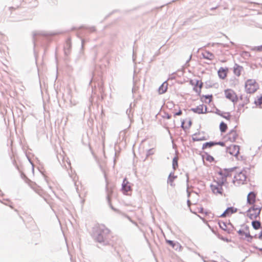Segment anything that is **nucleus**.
<instances>
[{"instance_id":"c85d7f7f","label":"nucleus","mask_w":262,"mask_h":262,"mask_svg":"<svg viewBox=\"0 0 262 262\" xmlns=\"http://www.w3.org/2000/svg\"><path fill=\"white\" fill-rule=\"evenodd\" d=\"M242 67H238L237 68L234 69V73L237 76H239L241 75V69Z\"/></svg>"},{"instance_id":"6e6552de","label":"nucleus","mask_w":262,"mask_h":262,"mask_svg":"<svg viewBox=\"0 0 262 262\" xmlns=\"http://www.w3.org/2000/svg\"><path fill=\"white\" fill-rule=\"evenodd\" d=\"M225 95L226 98L232 102L237 101L238 100L236 93L232 89H227L225 91Z\"/></svg>"},{"instance_id":"6ab92c4d","label":"nucleus","mask_w":262,"mask_h":262,"mask_svg":"<svg viewBox=\"0 0 262 262\" xmlns=\"http://www.w3.org/2000/svg\"><path fill=\"white\" fill-rule=\"evenodd\" d=\"M168 88V83L166 82H164L162 83V84L159 87L158 90V92L160 94H163L165 93L167 90Z\"/></svg>"},{"instance_id":"aec40b11","label":"nucleus","mask_w":262,"mask_h":262,"mask_svg":"<svg viewBox=\"0 0 262 262\" xmlns=\"http://www.w3.org/2000/svg\"><path fill=\"white\" fill-rule=\"evenodd\" d=\"M206 139L204 136H200V134H194L192 135V140L193 141H200L205 140Z\"/></svg>"},{"instance_id":"a211bd4d","label":"nucleus","mask_w":262,"mask_h":262,"mask_svg":"<svg viewBox=\"0 0 262 262\" xmlns=\"http://www.w3.org/2000/svg\"><path fill=\"white\" fill-rule=\"evenodd\" d=\"M202 55L203 58L210 60H213L214 58V54L207 50H204L202 53Z\"/></svg>"},{"instance_id":"39448f33","label":"nucleus","mask_w":262,"mask_h":262,"mask_svg":"<svg viewBox=\"0 0 262 262\" xmlns=\"http://www.w3.org/2000/svg\"><path fill=\"white\" fill-rule=\"evenodd\" d=\"M96 232L98 234L96 237V240L100 243L104 242V239L106 238L107 235L110 233V230L103 226H99L97 228Z\"/></svg>"},{"instance_id":"1a4fd4ad","label":"nucleus","mask_w":262,"mask_h":262,"mask_svg":"<svg viewBox=\"0 0 262 262\" xmlns=\"http://www.w3.org/2000/svg\"><path fill=\"white\" fill-rule=\"evenodd\" d=\"M227 152L233 156L237 157L239 153V146L231 145L227 148Z\"/></svg>"},{"instance_id":"20e7f679","label":"nucleus","mask_w":262,"mask_h":262,"mask_svg":"<svg viewBox=\"0 0 262 262\" xmlns=\"http://www.w3.org/2000/svg\"><path fill=\"white\" fill-rule=\"evenodd\" d=\"M261 208V204L251 206L247 211V216L252 220L256 219L259 216Z\"/></svg>"},{"instance_id":"9b49d317","label":"nucleus","mask_w":262,"mask_h":262,"mask_svg":"<svg viewBox=\"0 0 262 262\" xmlns=\"http://www.w3.org/2000/svg\"><path fill=\"white\" fill-rule=\"evenodd\" d=\"M190 83L192 85H194L193 90L196 92L199 95H200L203 84L202 81L197 80L193 82L192 80H191Z\"/></svg>"},{"instance_id":"0eeeda50","label":"nucleus","mask_w":262,"mask_h":262,"mask_svg":"<svg viewBox=\"0 0 262 262\" xmlns=\"http://www.w3.org/2000/svg\"><path fill=\"white\" fill-rule=\"evenodd\" d=\"M246 181V176L244 172H236L234 176L233 182L236 186L244 184Z\"/></svg>"},{"instance_id":"7c9ffc66","label":"nucleus","mask_w":262,"mask_h":262,"mask_svg":"<svg viewBox=\"0 0 262 262\" xmlns=\"http://www.w3.org/2000/svg\"><path fill=\"white\" fill-rule=\"evenodd\" d=\"M220 226L224 230H226L227 229V226L224 223H220Z\"/></svg>"},{"instance_id":"ddd939ff","label":"nucleus","mask_w":262,"mask_h":262,"mask_svg":"<svg viewBox=\"0 0 262 262\" xmlns=\"http://www.w3.org/2000/svg\"><path fill=\"white\" fill-rule=\"evenodd\" d=\"M236 211V208L233 207H229L222 214H221L220 216L221 217H229Z\"/></svg>"},{"instance_id":"a878e982","label":"nucleus","mask_w":262,"mask_h":262,"mask_svg":"<svg viewBox=\"0 0 262 262\" xmlns=\"http://www.w3.org/2000/svg\"><path fill=\"white\" fill-rule=\"evenodd\" d=\"M203 158L206 161H207L210 163L213 162L214 160V159L212 156H211L207 154H206L205 156H203Z\"/></svg>"},{"instance_id":"4468645a","label":"nucleus","mask_w":262,"mask_h":262,"mask_svg":"<svg viewBox=\"0 0 262 262\" xmlns=\"http://www.w3.org/2000/svg\"><path fill=\"white\" fill-rule=\"evenodd\" d=\"M228 71V68H220L217 72L219 77L222 79H225L227 76Z\"/></svg>"},{"instance_id":"7ed1b4c3","label":"nucleus","mask_w":262,"mask_h":262,"mask_svg":"<svg viewBox=\"0 0 262 262\" xmlns=\"http://www.w3.org/2000/svg\"><path fill=\"white\" fill-rule=\"evenodd\" d=\"M259 89V84L256 79H247L245 83V90L248 94H253Z\"/></svg>"},{"instance_id":"e433bc0d","label":"nucleus","mask_w":262,"mask_h":262,"mask_svg":"<svg viewBox=\"0 0 262 262\" xmlns=\"http://www.w3.org/2000/svg\"><path fill=\"white\" fill-rule=\"evenodd\" d=\"M259 250L260 251H262V249L259 248Z\"/></svg>"},{"instance_id":"dca6fc26","label":"nucleus","mask_w":262,"mask_h":262,"mask_svg":"<svg viewBox=\"0 0 262 262\" xmlns=\"http://www.w3.org/2000/svg\"><path fill=\"white\" fill-rule=\"evenodd\" d=\"M192 125V121L190 119H186L182 122L181 127L186 132L188 130Z\"/></svg>"},{"instance_id":"f3484780","label":"nucleus","mask_w":262,"mask_h":262,"mask_svg":"<svg viewBox=\"0 0 262 262\" xmlns=\"http://www.w3.org/2000/svg\"><path fill=\"white\" fill-rule=\"evenodd\" d=\"M201 101L206 103H210L213 99L212 95H199Z\"/></svg>"},{"instance_id":"412c9836","label":"nucleus","mask_w":262,"mask_h":262,"mask_svg":"<svg viewBox=\"0 0 262 262\" xmlns=\"http://www.w3.org/2000/svg\"><path fill=\"white\" fill-rule=\"evenodd\" d=\"M195 207H196V208L194 209V210H195L194 213H201V214L205 213L207 215H209L210 214V213H207L206 212H205L203 208L200 205H195Z\"/></svg>"},{"instance_id":"f257e3e1","label":"nucleus","mask_w":262,"mask_h":262,"mask_svg":"<svg viewBox=\"0 0 262 262\" xmlns=\"http://www.w3.org/2000/svg\"><path fill=\"white\" fill-rule=\"evenodd\" d=\"M226 182V177L221 172L214 176L213 183L210 185L212 191L215 194L222 195L223 193V185Z\"/></svg>"},{"instance_id":"4be33fe9","label":"nucleus","mask_w":262,"mask_h":262,"mask_svg":"<svg viewBox=\"0 0 262 262\" xmlns=\"http://www.w3.org/2000/svg\"><path fill=\"white\" fill-rule=\"evenodd\" d=\"M220 130L222 133H225L228 129V125L224 122H221L219 126Z\"/></svg>"},{"instance_id":"2eb2a0df","label":"nucleus","mask_w":262,"mask_h":262,"mask_svg":"<svg viewBox=\"0 0 262 262\" xmlns=\"http://www.w3.org/2000/svg\"><path fill=\"white\" fill-rule=\"evenodd\" d=\"M215 145H219L221 146H225V143L223 142H207L204 143L203 145V149H205L206 148H210L212 146Z\"/></svg>"},{"instance_id":"b1692460","label":"nucleus","mask_w":262,"mask_h":262,"mask_svg":"<svg viewBox=\"0 0 262 262\" xmlns=\"http://www.w3.org/2000/svg\"><path fill=\"white\" fill-rule=\"evenodd\" d=\"M177 178V177L174 176L173 174H170L167 182L171 186H174V184H173V181L174 179Z\"/></svg>"},{"instance_id":"423d86ee","label":"nucleus","mask_w":262,"mask_h":262,"mask_svg":"<svg viewBox=\"0 0 262 262\" xmlns=\"http://www.w3.org/2000/svg\"><path fill=\"white\" fill-rule=\"evenodd\" d=\"M247 204L251 206L261 204L259 200L257 197V193L254 191L249 192L247 197Z\"/></svg>"},{"instance_id":"473e14b6","label":"nucleus","mask_w":262,"mask_h":262,"mask_svg":"<svg viewBox=\"0 0 262 262\" xmlns=\"http://www.w3.org/2000/svg\"><path fill=\"white\" fill-rule=\"evenodd\" d=\"M173 114H174V116H180V115H182V111L180 109H179V110L178 112L173 113Z\"/></svg>"},{"instance_id":"bb28decb","label":"nucleus","mask_w":262,"mask_h":262,"mask_svg":"<svg viewBox=\"0 0 262 262\" xmlns=\"http://www.w3.org/2000/svg\"><path fill=\"white\" fill-rule=\"evenodd\" d=\"M178 158L177 157H175L173 158L172 160V166L174 169H176L178 167Z\"/></svg>"},{"instance_id":"c756f323","label":"nucleus","mask_w":262,"mask_h":262,"mask_svg":"<svg viewBox=\"0 0 262 262\" xmlns=\"http://www.w3.org/2000/svg\"><path fill=\"white\" fill-rule=\"evenodd\" d=\"M254 51H257V52H261L262 51V45L261 46H257V47H255L254 49H253Z\"/></svg>"},{"instance_id":"cd10ccee","label":"nucleus","mask_w":262,"mask_h":262,"mask_svg":"<svg viewBox=\"0 0 262 262\" xmlns=\"http://www.w3.org/2000/svg\"><path fill=\"white\" fill-rule=\"evenodd\" d=\"M255 104L261 105L262 104V94L257 97V100L255 101Z\"/></svg>"},{"instance_id":"f03ea898","label":"nucleus","mask_w":262,"mask_h":262,"mask_svg":"<svg viewBox=\"0 0 262 262\" xmlns=\"http://www.w3.org/2000/svg\"><path fill=\"white\" fill-rule=\"evenodd\" d=\"M239 138V131L236 127L230 130L226 134H225L223 138V142L225 143H233L238 140Z\"/></svg>"},{"instance_id":"f8f14e48","label":"nucleus","mask_w":262,"mask_h":262,"mask_svg":"<svg viewBox=\"0 0 262 262\" xmlns=\"http://www.w3.org/2000/svg\"><path fill=\"white\" fill-rule=\"evenodd\" d=\"M191 111L199 114H205L207 113V107L205 105L201 104L195 108H191Z\"/></svg>"},{"instance_id":"9d476101","label":"nucleus","mask_w":262,"mask_h":262,"mask_svg":"<svg viewBox=\"0 0 262 262\" xmlns=\"http://www.w3.org/2000/svg\"><path fill=\"white\" fill-rule=\"evenodd\" d=\"M122 190L124 194L129 195L128 192L132 191V187L129 182L125 178L122 184Z\"/></svg>"},{"instance_id":"2f4dec72","label":"nucleus","mask_w":262,"mask_h":262,"mask_svg":"<svg viewBox=\"0 0 262 262\" xmlns=\"http://www.w3.org/2000/svg\"><path fill=\"white\" fill-rule=\"evenodd\" d=\"M221 116L228 120H230L231 119V116L229 114L221 115Z\"/></svg>"},{"instance_id":"f704fd0d","label":"nucleus","mask_w":262,"mask_h":262,"mask_svg":"<svg viewBox=\"0 0 262 262\" xmlns=\"http://www.w3.org/2000/svg\"><path fill=\"white\" fill-rule=\"evenodd\" d=\"M259 238L262 239V231H261V232L259 235Z\"/></svg>"},{"instance_id":"c9c22d12","label":"nucleus","mask_w":262,"mask_h":262,"mask_svg":"<svg viewBox=\"0 0 262 262\" xmlns=\"http://www.w3.org/2000/svg\"><path fill=\"white\" fill-rule=\"evenodd\" d=\"M246 236L247 237H250L251 238H252V236H250L249 234H246Z\"/></svg>"},{"instance_id":"5701e85b","label":"nucleus","mask_w":262,"mask_h":262,"mask_svg":"<svg viewBox=\"0 0 262 262\" xmlns=\"http://www.w3.org/2000/svg\"><path fill=\"white\" fill-rule=\"evenodd\" d=\"M166 243H168L169 245H170L172 247L174 248L176 247V249L181 248V246L179 243H175L172 241L167 240Z\"/></svg>"},{"instance_id":"393cba45","label":"nucleus","mask_w":262,"mask_h":262,"mask_svg":"<svg viewBox=\"0 0 262 262\" xmlns=\"http://www.w3.org/2000/svg\"><path fill=\"white\" fill-rule=\"evenodd\" d=\"M252 225L254 229L257 230L260 228L261 224L259 221H253L252 222Z\"/></svg>"},{"instance_id":"72a5a7b5","label":"nucleus","mask_w":262,"mask_h":262,"mask_svg":"<svg viewBox=\"0 0 262 262\" xmlns=\"http://www.w3.org/2000/svg\"><path fill=\"white\" fill-rule=\"evenodd\" d=\"M167 119H169L170 118H171V116L169 115H167L165 117Z\"/></svg>"}]
</instances>
